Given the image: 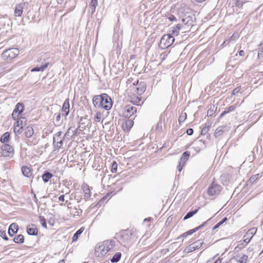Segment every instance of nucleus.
<instances>
[{
    "label": "nucleus",
    "mask_w": 263,
    "mask_h": 263,
    "mask_svg": "<svg viewBox=\"0 0 263 263\" xmlns=\"http://www.w3.org/2000/svg\"><path fill=\"white\" fill-rule=\"evenodd\" d=\"M92 103L96 108H101L106 110H110L112 106L111 99L106 93L93 96Z\"/></svg>",
    "instance_id": "f257e3e1"
},
{
    "label": "nucleus",
    "mask_w": 263,
    "mask_h": 263,
    "mask_svg": "<svg viewBox=\"0 0 263 263\" xmlns=\"http://www.w3.org/2000/svg\"><path fill=\"white\" fill-rule=\"evenodd\" d=\"M115 246V242L114 240H106L97 246V251L103 255L106 254L109 251L113 248Z\"/></svg>",
    "instance_id": "f03ea898"
},
{
    "label": "nucleus",
    "mask_w": 263,
    "mask_h": 263,
    "mask_svg": "<svg viewBox=\"0 0 263 263\" xmlns=\"http://www.w3.org/2000/svg\"><path fill=\"white\" fill-rule=\"evenodd\" d=\"M175 39L171 34L163 35L159 44V47L162 49L170 47L174 42Z\"/></svg>",
    "instance_id": "7ed1b4c3"
},
{
    "label": "nucleus",
    "mask_w": 263,
    "mask_h": 263,
    "mask_svg": "<svg viewBox=\"0 0 263 263\" xmlns=\"http://www.w3.org/2000/svg\"><path fill=\"white\" fill-rule=\"evenodd\" d=\"M20 52L17 48H9L5 50L2 54L3 59L7 61H11L15 58Z\"/></svg>",
    "instance_id": "20e7f679"
},
{
    "label": "nucleus",
    "mask_w": 263,
    "mask_h": 263,
    "mask_svg": "<svg viewBox=\"0 0 263 263\" xmlns=\"http://www.w3.org/2000/svg\"><path fill=\"white\" fill-rule=\"evenodd\" d=\"M137 111V107L132 104L125 105L123 110V116L125 118H129L134 115Z\"/></svg>",
    "instance_id": "39448f33"
},
{
    "label": "nucleus",
    "mask_w": 263,
    "mask_h": 263,
    "mask_svg": "<svg viewBox=\"0 0 263 263\" xmlns=\"http://www.w3.org/2000/svg\"><path fill=\"white\" fill-rule=\"evenodd\" d=\"M14 154V148L8 144H4L1 147V155L4 157H12Z\"/></svg>",
    "instance_id": "423d86ee"
},
{
    "label": "nucleus",
    "mask_w": 263,
    "mask_h": 263,
    "mask_svg": "<svg viewBox=\"0 0 263 263\" xmlns=\"http://www.w3.org/2000/svg\"><path fill=\"white\" fill-rule=\"evenodd\" d=\"M24 110V105L22 103H18L15 105V108L12 114V117L13 120H16L19 115L21 114Z\"/></svg>",
    "instance_id": "0eeeda50"
},
{
    "label": "nucleus",
    "mask_w": 263,
    "mask_h": 263,
    "mask_svg": "<svg viewBox=\"0 0 263 263\" xmlns=\"http://www.w3.org/2000/svg\"><path fill=\"white\" fill-rule=\"evenodd\" d=\"M203 243V241L201 240H198L192 244L189 245L185 249V251L190 253L192 252L197 249H199Z\"/></svg>",
    "instance_id": "6e6552de"
},
{
    "label": "nucleus",
    "mask_w": 263,
    "mask_h": 263,
    "mask_svg": "<svg viewBox=\"0 0 263 263\" xmlns=\"http://www.w3.org/2000/svg\"><path fill=\"white\" fill-rule=\"evenodd\" d=\"M220 191V185L212 183V184L209 187L207 192L209 195L214 196L218 194Z\"/></svg>",
    "instance_id": "1a4fd4ad"
},
{
    "label": "nucleus",
    "mask_w": 263,
    "mask_h": 263,
    "mask_svg": "<svg viewBox=\"0 0 263 263\" xmlns=\"http://www.w3.org/2000/svg\"><path fill=\"white\" fill-rule=\"evenodd\" d=\"M257 229L256 228L253 227L250 229L244 235V239L243 242H246V244H248L251 239L253 238V236L256 234L257 232Z\"/></svg>",
    "instance_id": "9d476101"
},
{
    "label": "nucleus",
    "mask_w": 263,
    "mask_h": 263,
    "mask_svg": "<svg viewBox=\"0 0 263 263\" xmlns=\"http://www.w3.org/2000/svg\"><path fill=\"white\" fill-rule=\"evenodd\" d=\"M196 21L195 15L193 13H190L187 15V17H184L181 18V21L187 26H193Z\"/></svg>",
    "instance_id": "9b49d317"
},
{
    "label": "nucleus",
    "mask_w": 263,
    "mask_h": 263,
    "mask_svg": "<svg viewBox=\"0 0 263 263\" xmlns=\"http://www.w3.org/2000/svg\"><path fill=\"white\" fill-rule=\"evenodd\" d=\"M131 236V233L127 230H125L122 234L120 243L125 246L128 242Z\"/></svg>",
    "instance_id": "f8f14e48"
},
{
    "label": "nucleus",
    "mask_w": 263,
    "mask_h": 263,
    "mask_svg": "<svg viewBox=\"0 0 263 263\" xmlns=\"http://www.w3.org/2000/svg\"><path fill=\"white\" fill-rule=\"evenodd\" d=\"M69 107V99L67 98L64 101L62 108V115L63 116H65V117L68 116L70 111Z\"/></svg>",
    "instance_id": "ddd939ff"
},
{
    "label": "nucleus",
    "mask_w": 263,
    "mask_h": 263,
    "mask_svg": "<svg viewBox=\"0 0 263 263\" xmlns=\"http://www.w3.org/2000/svg\"><path fill=\"white\" fill-rule=\"evenodd\" d=\"M18 230V226L16 223H12L10 224L8 229V234L10 236H13Z\"/></svg>",
    "instance_id": "4468645a"
},
{
    "label": "nucleus",
    "mask_w": 263,
    "mask_h": 263,
    "mask_svg": "<svg viewBox=\"0 0 263 263\" xmlns=\"http://www.w3.org/2000/svg\"><path fill=\"white\" fill-rule=\"evenodd\" d=\"M146 89V84L144 82H141L139 84L138 83L136 88L137 93L139 95H141L144 93Z\"/></svg>",
    "instance_id": "2eb2a0df"
},
{
    "label": "nucleus",
    "mask_w": 263,
    "mask_h": 263,
    "mask_svg": "<svg viewBox=\"0 0 263 263\" xmlns=\"http://www.w3.org/2000/svg\"><path fill=\"white\" fill-rule=\"evenodd\" d=\"M27 232L29 235H37L38 233V230L34 224H32L31 227H28L27 228Z\"/></svg>",
    "instance_id": "dca6fc26"
},
{
    "label": "nucleus",
    "mask_w": 263,
    "mask_h": 263,
    "mask_svg": "<svg viewBox=\"0 0 263 263\" xmlns=\"http://www.w3.org/2000/svg\"><path fill=\"white\" fill-rule=\"evenodd\" d=\"M182 26L180 24H177L176 27H171L170 29V32H171V35L177 36L179 32V30L181 29Z\"/></svg>",
    "instance_id": "f3484780"
},
{
    "label": "nucleus",
    "mask_w": 263,
    "mask_h": 263,
    "mask_svg": "<svg viewBox=\"0 0 263 263\" xmlns=\"http://www.w3.org/2000/svg\"><path fill=\"white\" fill-rule=\"evenodd\" d=\"M233 259L237 262L239 263H246L248 259V256L247 255H242L240 256V255H236L234 257Z\"/></svg>",
    "instance_id": "a211bd4d"
},
{
    "label": "nucleus",
    "mask_w": 263,
    "mask_h": 263,
    "mask_svg": "<svg viewBox=\"0 0 263 263\" xmlns=\"http://www.w3.org/2000/svg\"><path fill=\"white\" fill-rule=\"evenodd\" d=\"M22 172L23 175L27 177H29L32 175L31 170L27 166H23L22 167Z\"/></svg>",
    "instance_id": "6ab92c4d"
},
{
    "label": "nucleus",
    "mask_w": 263,
    "mask_h": 263,
    "mask_svg": "<svg viewBox=\"0 0 263 263\" xmlns=\"http://www.w3.org/2000/svg\"><path fill=\"white\" fill-rule=\"evenodd\" d=\"M49 63H46L41 66H36L31 69V72L43 71L48 67Z\"/></svg>",
    "instance_id": "aec40b11"
},
{
    "label": "nucleus",
    "mask_w": 263,
    "mask_h": 263,
    "mask_svg": "<svg viewBox=\"0 0 263 263\" xmlns=\"http://www.w3.org/2000/svg\"><path fill=\"white\" fill-rule=\"evenodd\" d=\"M236 109V106L235 105H231L228 107H227L225 108L224 110L220 114L219 116V118H222L225 115L234 111Z\"/></svg>",
    "instance_id": "412c9836"
},
{
    "label": "nucleus",
    "mask_w": 263,
    "mask_h": 263,
    "mask_svg": "<svg viewBox=\"0 0 263 263\" xmlns=\"http://www.w3.org/2000/svg\"><path fill=\"white\" fill-rule=\"evenodd\" d=\"M83 190L84 193V198L86 201L90 197L91 192L89 188V186L87 185H86V186H83Z\"/></svg>",
    "instance_id": "4be33fe9"
},
{
    "label": "nucleus",
    "mask_w": 263,
    "mask_h": 263,
    "mask_svg": "<svg viewBox=\"0 0 263 263\" xmlns=\"http://www.w3.org/2000/svg\"><path fill=\"white\" fill-rule=\"evenodd\" d=\"M53 177L52 174L49 171H45L42 175V179L44 182L47 183Z\"/></svg>",
    "instance_id": "5701e85b"
},
{
    "label": "nucleus",
    "mask_w": 263,
    "mask_h": 263,
    "mask_svg": "<svg viewBox=\"0 0 263 263\" xmlns=\"http://www.w3.org/2000/svg\"><path fill=\"white\" fill-rule=\"evenodd\" d=\"M34 134V130L32 127L28 126L25 129V135L27 138H30Z\"/></svg>",
    "instance_id": "b1692460"
},
{
    "label": "nucleus",
    "mask_w": 263,
    "mask_h": 263,
    "mask_svg": "<svg viewBox=\"0 0 263 263\" xmlns=\"http://www.w3.org/2000/svg\"><path fill=\"white\" fill-rule=\"evenodd\" d=\"M16 120V121L14 123V125H15L16 126H20L21 127H24L26 121L25 118H21L20 119L17 118V119Z\"/></svg>",
    "instance_id": "393cba45"
},
{
    "label": "nucleus",
    "mask_w": 263,
    "mask_h": 263,
    "mask_svg": "<svg viewBox=\"0 0 263 263\" xmlns=\"http://www.w3.org/2000/svg\"><path fill=\"white\" fill-rule=\"evenodd\" d=\"M84 230V228L83 227L77 230L72 237V241H77L78 239L79 236L83 232Z\"/></svg>",
    "instance_id": "a878e982"
},
{
    "label": "nucleus",
    "mask_w": 263,
    "mask_h": 263,
    "mask_svg": "<svg viewBox=\"0 0 263 263\" xmlns=\"http://www.w3.org/2000/svg\"><path fill=\"white\" fill-rule=\"evenodd\" d=\"M23 13V7L22 5H18L16 6L14 10V15L15 16H21Z\"/></svg>",
    "instance_id": "bb28decb"
},
{
    "label": "nucleus",
    "mask_w": 263,
    "mask_h": 263,
    "mask_svg": "<svg viewBox=\"0 0 263 263\" xmlns=\"http://www.w3.org/2000/svg\"><path fill=\"white\" fill-rule=\"evenodd\" d=\"M98 6V0H91L89 4V7L91 10V14H93L95 11L97 6Z\"/></svg>",
    "instance_id": "cd10ccee"
},
{
    "label": "nucleus",
    "mask_w": 263,
    "mask_h": 263,
    "mask_svg": "<svg viewBox=\"0 0 263 263\" xmlns=\"http://www.w3.org/2000/svg\"><path fill=\"white\" fill-rule=\"evenodd\" d=\"M132 103L137 106L141 105L143 104V102L142 101L141 98L139 97H135L132 98Z\"/></svg>",
    "instance_id": "c85d7f7f"
},
{
    "label": "nucleus",
    "mask_w": 263,
    "mask_h": 263,
    "mask_svg": "<svg viewBox=\"0 0 263 263\" xmlns=\"http://www.w3.org/2000/svg\"><path fill=\"white\" fill-rule=\"evenodd\" d=\"M198 211V209H196L193 211H191L186 213V214L183 217V220H185L190 218L192 217L195 214H196Z\"/></svg>",
    "instance_id": "c756f323"
},
{
    "label": "nucleus",
    "mask_w": 263,
    "mask_h": 263,
    "mask_svg": "<svg viewBox=\"0 0 263 263\" xmlns=\"http://www.w3.org/2000/svg\"><path fill=\"white\" fill-rule=\"evenodd\" d=\"M13 240L16 243H23L24 242V237L23 235L20 234L14 237Z\"/></svg>",
    "instance_id": "7c9ffc66"
},
{
    "label": "nucleus",
    "mask_w": 263,
    "mask_h": 263,
    "mask_svg": "<svg viewBox=\"0 0 263 263\" xmlns=\"http://www.w3.org/2000/svg\"><path fill=\"white\" fill-rule=\"evenodd\" d=\"M121 257V253L117 252L116 253L112 258L110 259V261L112 263H116L118 262Z\"/></svg>",
    "instance_id": "2f4dec72"
},
{
    "label": "nucleus",
    "mask_w": 263,
    "mask_h": 263,
    "mask_svg": "<svg viewBox=\"0 0 263 263\" xmlns=\"http://www.w3.org/2000/svg\"><path fill=\"white\" fill-rule=\"evenodd\" d=\"M10 139V133L9 132L5 133L1 138V142L6 143L8 142Z\"/></svg>",
    "instance_id": "473e14b6"
},
{
    "label": "nucleus",
    "mask_w": 263,
    "mask_h": 263,
    "mask_svg": "<svg viewBox=\"0 0 263 263\" xmlns=\"http://www.w3.org/2000/svg\"><path fill=\"white\" fill-rule=\"evenodd\" d=\"M258 177L259 174H255L254 175L252 176L247 181V185H252L258 179Z\"/></svg>",
    "instance_id": "72a5a7b5"
},
{
    "label": "nucleus",
    "mask_w": 263,
    "mask_h": 263,
    "mask_svg": "<svg viewBox=\"0 0 263 263\" xmlns=\"http://www.w3.org/2000/svg\"><path fill=\"white\" fill-rule=\"evenodd\" d=\"M190 155V153L188 151L184 152L181 157L180 160L183 162V164L186 162V161L189 159Z\"/></svg>",
    "instance_id": "f704fd0d"
},
{
    "label": "nucleus",
    "mask_w": 263,
    "mask_h": 263,
    "mask_svg": "<svg viewBox=\"0 0 263 263\" xmlns=\"http://www.w3.org/2000/svg\"><path fill=\"white\" fill-rule=\"evenodd\" d=\"M211 123L210 122H206L205 124L204 127H203L201 132V135H205L206 134L209 129V128L211 127Z\"/></svg>",
    "instance_id": "c9c22d12"
},
{
    "label": "nucleus",
    "mask_w": 263,
    "mask_h": 263,
    "mask_svg": "<svg viewBox=\"0 0 263 263\" xmlns=\"http://www.w3.org/2000/svg\"><path fill=\"white\" fill-rule=\"evenodd\" d=\"M211 218L209 219L208 220L204 222L202 224L197 227L196 228H195L193 229H192L193 233H194L196 232V231H198L199 230L202 229V228H203L204 227L206 226L208 223L209 222V221L211 220Z\"/></svg>",
    "instance_id": "e433bc0d"
},
{
    "label": "nucleus",
    "mask_w": 263,
    "mask_h": 263,
    "mask_svg": "<svg viewBox=\"0 0 263 263\" xmlns=\"http://www.w3.org/2000/svg\"><path fill=\"white\" fill-rule=\"evenodd\" d=\"M223 132L224 131H223V129L222 128V127H219L216 129L215 133H214V136L216 138L218 137L223 134Z\"/></svg>",
    "instance_id": "4c0bfd02"
},
{
    "label": "nucleus",
    "mask_w": 263,
    "mask_h": 263,
    "mask_svg": "<svg viewBox=\"0 0 263 263\" xmlns=\"http://www.w3.org/2000/svg\"><path fill=\"white\" fill-rule=\"evenodd\" d=\"M186 114L185 112H182L178 119L179 124L181 125L186 120Z\"/></svg>",
    "instance_id": "58836bf2"
},
{
    "label": "nucleus",
    "mask_w": 263,
    "mask_h": 263,
    "mask_svg": "<svg viewBox=\"0 0 263 263\" xmlns=\"http://www.w3.org/2000/svg\"><path fill=\"white\" fill-rule=\"evenodd\" d=\"M228 220L227 217L223 218L220 222H219L218 223H217L213 228V231H214L215 230L218 228L220 226H221L224 222H226Z\"/></svg>",
    "instance_id": "ea45409f"
},
{
    "label": "nucleus",
    "mask_w": 263,
    "mask_h": 263,
    "mask_svg": "<svg viewBox=\"0 0 263 263\" xmlns=\"http://www.w3.org/2000/svg\"><path fill=\"white\" fill-rule=\"evenodd\" d=\"M61 134H62L61 132H58L57 134H55L54 136L53 137V145L54 146H55L56 140H57L58 141L59 139H61Z\"/></svg>",
    "instance_id": "a19ab883"
},
{
    "label": "nucleus",
    "mask_w": 263,
    "mask_h": 263,
    "mask_svg": "<svg viewBox=\"0 0 263 263\" xmlns=\"http://www.w3.org/2000/svg\"><path fill=\"white\" fill-rule=\"evenodd\" d=\"M246 245L247 244H246V242H243V240L242 241H239L235 249L236 251H239L243 249Z\"/></svg>",
    "instance_id": "79ce46f5"
},
{
    "label": "nucleus",
    "mask_w": 263,
    "mask_h": 263,
    "mask_svg": "<svg viewBox=\"0 0 263 263\" xmlns=\"http://www.w3.org/2000/svg\"><path fill=\"white\" fill-rule=\"evenodd\" d=\"M216 110L215 107L214 105H213L211 106L208 110L207 111V116L208 117H211L213 116V115L214 114L215 111Z\"/></svg>",
    "instance_id": "37998d69"
},
{
    "label": "nucleus",
    "mask_w": 263,
    "mask_h": 263,
    "mask_svg": "<svg viewBox=\"0 0 263 263\" xmlns=\"http://www.w3.org/2000/svg\"><path fill=\"white\" fill-rule=\"evenodd\" d=\"M13 128H14V132L15 133V134L20 135L22 133V132H23L22 129H23V127H21L20 126H16V125L14 124Z\"/></svg>",
    "instance_id": "c03bdc74"
},
{
    "label": "nucleus",
    "mask_w": 263,
    "mask_h": 263,
    "mask_svg": "<svg viewBox=\"0 0 263 263\" xmlns=\"http://www.w3.org/2000/svg\"><path fill=\"white\" fill-rule=\"evenodd\" d=\"M39 220L42 224V226L45 228H47L46 220L44 216H40Z\"/></svg>",
    "instance_id": "a18cd8bd"
},
{
    "label": "nucleus",
    "mask_w": 263,
    "mask_h": 263,
    "mask_svg": "<svg viewBox=\"0 0 263 263\" xmlns=\"http://www.w3.org/2000/svg\"><path fill=\"white\" fill-rule=\"evenodd\" d=\"M102 113L100 111H98L95 117H94V120L97 122H99L102 118Z\"/></svg>",
    "instance_id": "49530a36"
},
{
    "label": "nucleus",
    "mask_w": 263,
    "mask_h": 263,
    "mask_svg": "<svg viewBox=\"0 0 263 263\" xmlns=\"http://www.w3.org/2000/svg\"><path fill=\"white\" fill-rule=\"evenodd\" d=\"M193 234V233L192 230H189V231H188L183 233L182 234L180 235L179 236H178L176 238V239L177 240H179V239H180V237H186L187 236L192 235Z\"/></svg>",
    "instance_id": "de8ad7c7"
},
{
    "label": "nucleus",
    "mask_w": 263,
    "mask_h": 263,
    "mask_svg": "<svg viewBox=\"0 0 263 263\" xmlns=\"http://www.w3.org/2000/svg\"><path fill=\"white\" fill-rule=\"evenodd\" d=\"M0 236L5 240H8L9 239L8 237L7 236L6 232L5 230H0Z\"/></svg>",
    "instance_id": "09e8293b"
},
{
    "label": "nucleus",
    "mask_w": 263,
    "mask_h": 263,
    "mask_svg": "<svg viewBox=\"0 0 263 263\" xmlns=\"http://www.w3.org/2000/svg\"><path fill=\"white\" fill-rule=\"evenodd\" d=\"M118 164L116 161H113L111 165V172L116 173L117 171Z\"/></svg>",
    "instance_id": "8fccbe9b"
},
{
    "label": "nucleus",
    "mask_w": 263,
    "mask_h": 263,
    "mask_svg": "<svg viewBox=\"0 0 263 263\" xmlns=\"http://www.w3.org/2000/svg\"><path fill=\"white\" fill-rule=\"evenodd\" d=\"M71 129V127H70L68 128V129H67V130L66 131V132L65 134L64 137H65L67 138H70L72 137V133H70Z\"/></svg>",
    "instance_id": "3c124183"
},
{
    "label": "nucleus",
    "mask_w": 263,
    "mask_h": 263,
    "mask_svg": "<svg viewBox=\"0 0 263 263\" xmlns=\"http://www.w3.org/2000/svg\"><path fill=\"white\" fill-rule=\"evenodd\" d=\"M61 114H59L57 116L56 119H55V122L58 125H60L61 124V123H62V121H61Z\"/></svg>",
    "instance_id": "603ef678"
},
{
    "label": "nucleus",
    "mask_w": 263,
    "mask_h": 263,
    "mask_svg": "<svg viewBox=\"0 0 263 263\" xmlns=\"http://www.w3.org/2000/svg\"><path fill=\"white\" fill-rule=\"evenodd\" d=\"M243 4H244V3H243L242 1H240L239 0H237L235 3V6L238 7L239 9H241L242 8Z\"/></svg>",
    "instance_id": "864d4df0"
},
{
    "label": "nucleus",
    "mask_w": 263,
    "mask_h": 263,
    "mask_svg": "<svg viewBox=\"0 0 263 263\" xmlns=\"http://www.w3.org/2000/svg\"><path fill=\"white\" fill-rule=\"evenodd\" d=\"M63 143V139H60L59 141H58L57 143H55V147H57L58 148H60L61 146L62 145Z\"/></svg>",
    "instance_id": "5fc2aeb1"
},
{
    "label": "nucleus",
    "mask_w": 263,
    "mask_h": 263,
    "mask_svg": "<svg viewBox=\"0 0 263 263\" xmlns=\"http://www.w3.org/2000/svg\"><path fill=\"white\" fill-rule=\"evenodd\" d=\"M80 127H81V126L79 125V127L77 129H74V130L72 131V137L73 136H77L78 133H80V132L82 130V129H80V130L79 129V128H80Z\"/></svg>",
    "instance_id": "6e6d98bb"
},
{
    "label": "nucleus",
    "mask_w": 263,
    "mask_h": 263,
    "mask_svg": "<svg viewBox=\"0 0 263 263\" xmlns=\"http://www.w3.org/2000/svg\"><path fill=\"white\" fill-rule=\"evenodd\" d=\"M240 89H241V87L240 86H239V87H237L235 88L232 91V95H236L237 93H238L239 92Z\"/></svg>",
    "instance_id": "4d7b16f0"
},
{
    "label": "nucleus",
    "mask_w": 263,
    "mask_h": 263,
    "mask_svg": "<svg viewBox=\"0 0 263 263\" xmlns=\"http://www.w3.org/2000/svg\"><path fill=\"white\" fill-rule=\"evenodd\" d=\"M186 10L185 13H183V14L181 16L182 18L184 17H187V15H189L190 13H193L191 12V10L189 9H186Z\"/></svg>",
    "instance_id": "13d9d810"
},
{
    "label": "nucleus",
    "mask_w": 263,
    "mask_h": 263,
    "mask_svg": "<svg viewBox=\"0 0 263 263\" xmlns=\"http://www.w3.org/2000/svg\"><path fill=\"white\" fill-rule=\"evenodd\" d=\"M193 133L194 130L191 128H190L186 130V134L189 136L192 135L193 134Z\"/></svg>",
    "instance_id": "bf43d9fd"
},
{
    "label": "nucleus",
    "mask_w": 263,
    "mask_h": 263,
    "mask_svg": "<svg viewBox=\"0 0 263 263\" xmlns=\"http://www.w3.org/2000/svg\"><path fill=\"white\" fill-rule=\"evenodd\" d=\"M238 37L237 33H234L231 37L230 40L235 41Z\"/></svg>",
    "instance_id": "052dcab7"
},
{
    "label": "nucleus",
    "mask_w": 263,
    "mask_h": 263,
    "mask_svg": "<svg viewBox=\"0 0 263 263\" xmlns=\"http://www.w3.org/2000/svg\"><path fill=\"white\" fill-rule=\"evenodd\" d=\"M168 19L170 21H172V22L176 21H177L176 17L174 15H171L170 16H169L168 17Z\"/></svg>",
    "instance_id": "680f3d73"
},
{
    "label": "nucleus",
    "mask_w": 263,
    "mask_h": 263,
    "mask_svg": "<svg viewBox=\"0 0 263 263\" xmlns=\"http://www.w3.org/2000/svg\"><path fill=\"white\" fill-rule=\"evenodd\" d=\"M86 117H87V116L85 118L81 117L80 118V122H79V124H80L79 125L85 124L84 121H83V120H86L87 119Z\"/></svg>",
    "instance_id": "e2e57ef3"
},
{
    "label": "nucleus",
    "mask_w": 263,
    "mask_h": 263,
    "mask_svg": "<svg viewBox=\"0 0 263 263\" xmlns=\"http://www.w3.org/2000/svg\"><path fill=\"white\" fill-rule=\"evenodd\" d=\"M230 41H231L230 39H227V40H226L223 42V44H222V46H226V45H229V43H230Z\"/></svg>",
    "instance_id": "0e129e2a"
},
{
    "label": "nucleus",
    "mask_w": 263,
    "mask_h": 263,
    "mask_svg": "<svg viewBox=\"0 0 263 263\" xmlns=\"http://www.w3.org/2000/svg\"><path fill=\"white\" fill-rule=\"evenodd\" d=\"M59 201H64L65 200V195H62L59 197Z\"/></svg>",
    "instance_id": "69168bd1"
},
{
    "label": "nucleus",
    "mask_w": 263,
    "mask_h": 263,
    "mask_svg": "<svg viewBox=\"0 0 263 263\" xmlns=\"http://www.w3.org/2000/svg\"><path fill=\"white\" fill-rule=\"evenodd\" d=\"M33 200L37 204H38V199H37L36 195L35 194H34L33 196Z\"/></svg>",
    "instance_id": "338daca9"
},
{
    "label": "nucleus",
    "mask_w": 263,
    "mask_h": 263,
    "mask_svg": "<svg viewBox=\"0 0 263 263\" xmlns=\"http://www.w3.org/2000/svg\"><path fill=\"white\" fill-rule=\"evenodd\" d=\"M262 54H263V47L261 48V49L260 50L259 52H258V56L259 57Z\"/></svg>",
    "instance_id": "774afa93"
}]
</instances>
